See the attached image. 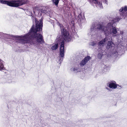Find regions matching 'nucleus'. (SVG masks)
I'll list each match as a JSON object with an SVG mask.
<instances>
[{"instance_id": "1", "label": "nucleus", "mask_w": 127, "mask_h": 127, "mask_svg": "<svg viewBox=\"0 0 127 127\" xmlns=\"http://www.w3.org/2000/svg\"><path fill=\"white\" fill-rule=\"evenodd\" d=\"M127 6L122 7L119 10L120 15L115 18L109 17V23L105 26L102 24H98L96 25L93 24L91 26L90 32L88 33L89 35H93L96 34L97 31L99 30L104 32L106 36H111L115 37L119 36L118 34V28L114 26L116 22H118L121 19L124 18L127 15Z\"/></svg>"}, {"instance_id": "2", "label": "nucleus", "mask_w": 127, "mask_h": 127, "mask_svg": "<svg viewBox=\"0 0 127 127\" xmlns=\"http://www.w3.org/2000/svg\"><path fill=\"white\" fill-rule=\"evenodd\" d=\"M31 18L33 22L35 23V26L34 27L33 25L29 32L26 34V35L24 37L22 38L20 40L23 42H27L28 41L25 39H26V38L28 37L31 41L32 43L34 46L39 48L38 47V43L43 44L45 43L43 37L40 33L42 27V20L41 18L39 21H38L35 16H33L32 15Z\"/></svg>"}, {"instance_id": "3", "label": "nucleus", "mask_w": 127, "mask_h": 127, "mask_svg": "<svg viewBox=\"0 0 127 127\" xmlns=\"http://www.w3.org/2000/svg\"><path fill=\"white\" fill-rule=\"evenodd\" d=\"M0 3L12 7H17L25 4L27 0H0Z\"/></svg>"}, {"instance_id": "4", "label": "nucleus", "mask_w": 127, "mask_h": 127, "mask_svg": "<svg viewBox=\"0 0 127 127\" xmlns=\"http://www.w3.org/2000/svg\"><path fill=\"white\" fill-rule=\"evenodd\" d=\"M1 34L3 38L4 39H13L14 40L18 39L19 40V41L20 43L23 44H25L26 43L29 44L30 43L31 44H32V41L30 40V39L28 37L26 38L27 39H25V40H27V41H28V42H23L20 40L22 38L24 37L26 35V34L23 36L22 35L20 37L14 36L13 35H11L5 33H2Z\"/></svg>"}, {"instance_id": "5", "label": "nucleus", "mask_w": 127, "mask_h": 127, "mask_svg": "<svg viewBox=\"0 0 127 127\" xmlns=\"http://www.w3.org/2000/svg\"><path fill=\"white\" fill-rule=\"evenodd\" d=\"M60 40L62 42H60V56L58 57L59 59V64H61L63 60V58H64V42L63 39H60V38H58L57 39L58 41Z\"/></svg>"}, {"instance_id": "6", "label": "nucleus", "mask_w": 127, "mask_h": 127, "mask_svg": "<svg viewBox=\"0 0 127 127\" xmlns=\"http://www.w3.org/2000/svg\"><path fill=\"white\" fill-rule=\"evenodd\" d=\"M61 31L62 37L64 40L66 42L70 41L72 40V37L69 34L67 30L63 29V30L62 29Z\"/></svg>"}, {"instance_id": "7", "label": "nucleus", "mask_w": 127, "mask_h": 127, "mask_svg": "<svg viewBox=\"0 0 127 127\" xmlns=\"http://www.w3.org/2000/svg\"><path fill=\"white\" fill-rule=\"evenodd\" d=\"M107 86H108L110 88L112 89H115L117 88L118 86L119 87H117L118 89H120L121 87L119 86L118 85L116 84V82L114 81H111L109 82L107 84Z\"/></svg>"}, {"instance_id": "8", "label": "nucleus", "mask_w": 127, "mask_h": 127, "mask_svg": "<svg viewBox=\"0 0 127 127\" xmlns=\"http://www.w3.org/2000/svg\"><path fill=\"white\" fill-rule=\"evenodd\" d=\"M45 7H42L39 6H36L34 7V9L35 10H37L39 11L38 14L40 15H42V14L43 13H45L46 11L44 9Z\"/></svg>"}, {"instance_id": "9", "label": "nucleus", "mask_w": 127, "mask_h": 127, "mask_svg": "<svg viewBox=\"0 0 127 127\" xmlns=\"http://www.w3.org/2000/svg\"><path fill=\"white\" fill-rule=\"evenodd\" d=\"M108 37L106 36L104 38L100 41L97 43V45L98 46L99 48L102 51H103L104 50L102 48V47L103 46V45L104 44L105 42L108 40Z\"/></svg>"}, {"instance_id": "10", "label": "nucleus", "mask_w": 127, "mask_h": 127, "mask_svg": "<svg viewBox=\"0 0 127 127\" xmlns=\"http://www.w3.org/2000/svg\"><path fill=\"white\" fill-rule=\"evenodd\" d=\"M91 59V58L89 56L85 57L80 63L81 67H83L87 62Z\"/></svg>"}, {"instance_id": "11", "label": "nucleus", "mask_w": 127, "mask_h": 127, "mask_svg": "<svg viewBox=\"0 0 127 127\" xmlns=\"http://www.w3.org/2000/svg\"><path fill=\"white\" fill-rule=\"evenodd\" d=\"M77 19L78 20V22H79L82 23L85 21L84 16L81 15V13L79 14Z\"/></svg>"}, {"instance_id": "12", "label": "nucleus", "mask_w": 127, "mask_h": 127, "mask_svg": "<svg viewBox=\"0 0 127 127\" xmlns=\"http://www.w3.org/2000/svg\"><path fill=\"white\" fill-rule=\"evenodd\" d=\"M106 48L109 49L110 48H113L114 46V44L111 41H109L106 43Z\"/></svg>"}, {"instance_id": "13", "label": "nucleus", "mask_w": 127, "mask_h": 127, "mask_svg": "<svg viewBox=\"0 0 127 127\" xmlns=\"http://www.w3.org/2000/svg\"><path fill=\"white\" fill-rule=\"evenodd\" d=\"M58 47V43L53 44L52 46L51 47V49L52 50H55L57 49Z\"/></svg>"}, {"instance_id": "14", "label": "nucleus", "mask_w": 127, "mask_h": 127, "mask_svg": "<svg viewBox=\"0 0 127 127\" xmlns=\"http://www.w3.org/2000/svg\"><path fill=\"white\" fill-rule=\"evenodd\" d=\"M53 4L56 6H57L58 4L59 0H52Z\"/></svg>"}, {"instance_id": "15", "label": "nucleus", "mask_w": 127, "mask_h": 127, "mask_svg": "<svg viewBox=\"0 0 127 127\" xmlns=\"http://www.w3.org/2000/svg\"><path fill=\"white\" fill-rule=\"evenodd\" d=\"M2 61L0 59V70L3 69V65L2 63Z\"/></svg>"}, {"instance_id": "16", "label": "nucleus", "mask_w": 127, "mask_h": 127, "mask_svg": "<svg viewBox=\"0 0 127 127\" xmlns=\"http://www.w3.org/2000/svg\"><path fill=\"white\" fill-rule=\"evenodd\" d=\"M103 55L102 52L99 53L97 55V57L98 59H101Z\"/></svg>"}, {"instance_id": "17", "label": "nucleus", "mask_w": 127, "mask_h": 127, "mask_svg": "<svg viewBox=\"0 0 127 127\" xmlns=\"http://www.w3.org/2000/svg\"><path fill=\"white\" fill-rule=\"evenodd\" d=\"M78 69L77 68H72L71 69V70L72 71H73L75 72H79V71H78Z\"/></svg>"}, {"instance_id": "18", "label": "nucleus", "mask_w": 127, "mask_h": 127, "mask_svg": "<svg viewBox=\"0 0 127 127\" xmlns=\"http://www.w3.org/2000/svg\"><path fill=\"white\" fill-rule=\"evenodd\" d=\"M96 44H97V43L93 41L90 43V45L93 46H96Z\"/></svg>"}, {"instance_id": "19", "label": "nucleus", "mask_w": 127, "mask_h": 127, "mask_svg": "<svg viewBox=\"0 0 127 127\" xmlns=\"http://www.w3.org/2000/svg\"><path fill=\"white\" fill-rule=\"evenodd\" d=\"M104 3H105L106 5L108 4V2L107 0H101Z\"/></svg>"}, {"instance_id": "20", "label": "nucleus", "mask_w": 127, "mask_h": 127, "mask_svg": "<svg viewBox=\"0 0 127 127\" xmlns=\"http://www.w3.org/2000/svg\"><path fill=\"white\" fill-rule=\"evenodd\" d=\"M105 89L107 90H108L109 91H111V90L110 88H108L107 87H106L105 88Z\"/></svg>"}, {"instance_id": "21", "label": "nucleus", "mask_w": 127, "mask_h": 127, "mask_svg": "<svg viewBox=\"0 0 127 127\" xmlns=\"http://www.w3.org/2000/svg\"><path fill=\"white\" fill-rule=\"evenodd\" d=\"M118 53V52H117V51H116V50H115V51H114L113 53V54H116L117 53Z\"/></svg>"}, {"instance_id": "22", "label": "nucleus", "mask_w": 127, "mask_h": 127, "mask_svg": "<svg viewBox=\"0 0 127 127\" xmlns=\"http://www.w3.org/2000/svg\"><path fill=\"white\" fill-rule=\"evenodd\" d=\"M124 33V32L123 31H121L120 32V34L121 35H123Z\"/></svg>"}, {"instance_id": "23", "label": "nucleus", "mask_w": 127, "mask_h": 127, "mask_svg": "<svg viewBox=\"0 0 127 127\" xmlns=\"http://www.w3.org/2000/svg\"><path fill=\"white\" fill-rule=\"evenodd\" d=\"M59 24L61 27V28H63V26H62V25L61 24H60V23H59Z\"/></svg>"}, {"instance_id": "24", "label": "nucleus", "mask_w": 127, "mask_h": 127, "mask_svg": "<svg viewBox=\"0 0 127 127\" xmlns=\"http://www.w3.org/2000/svg\"><path fill=\"white\" fill-rule=\"evenodd\" d=\"M124 46H125L126 47H127V43L126 44V45H124Z\"/></svg>"}, {"instance_id": "25", "label": "nucleus", "mask_w": 127, "mask_h": 127, "mask_svg": "<svg viewBox=\"0 0 127 127\" xmlns=\"http://www.w3.org/2000/svg\"><path fill=\"white\" fill-rule=\"evenodd\" d=\"M104 71H106L107 70V69H106V68H104Z\"/></svg>"}, {"instance_id": "26", "label": "nucleus", "mask_w": 127, "mask_h": 127, "mask_svg": "<svg viewBox=\"0 0 127 127\" xmlns=\"http://www.w3.org/2000/svg\"><path fill=\"white\" fill-rule=\"evenodd\" d=\"M104 68L106 67V65H104Z\"/></svg>"}, {"instance_id": "27", "label": "nucleus", "mask_w": 127, "mask_h": 127, "mask_svg": "<svg viewBox=\"0 0 127 127\" xmlns=\"http://www.w3.org/2000/svg\"><path fill=\"white\" fill-rule=\"evenodd\" d=\"M51 15L50 14V16H50V17H51L52 16V15H51Z\"/></svg>"}, {"instance_id": "28", "label": "nucleus", "mask_w": 127, "mask_h": 127, "mask_svg": "<svg viewBox=\"0 0 127 127\" xmlns=\"http://www.w3.org/2000/svg\"><path fill=\"white\" fill-rule=\"evenodd\" d=\"M115 50V49H114V50H113L114 51Z\"/></svg>"}, {"instance_id": "29", "label": "nucleus", "mask_w": 127, "mask_h": 127, "mask_svg": "<svg viewBox=\"0 0 127 127\" xmlns=\"http://www.w3.org/2000/svg\"><path fill=\"white\" fill-rule=\"evenodd\" d=\"M31 14H32V13H31Z\"/></svg>"}]
</instances>
